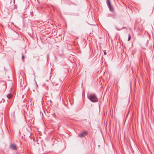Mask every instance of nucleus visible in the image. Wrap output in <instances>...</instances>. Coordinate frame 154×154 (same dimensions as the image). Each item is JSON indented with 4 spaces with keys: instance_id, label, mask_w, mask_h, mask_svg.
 <instances>
[{
    "instance_id": "nucleus-9",
    "label": "nucleus",
    "mask_w": 154,
    "mask_h": 154,
    "mask_svg": "<svg viewBox=\"0 0 154 154\" xmlns=\"http://www.w3.org/2000/svg\"><path fill=\"white\" fill-rule=\"evenodd\" d=\"M104 55H106V52H105L104 53Z\"/></svg>"
},
{
    "instance_id": "nucleus-5",
    "label": "nucleus",
    "mask_w": 154,
    "mask_h": 154,
    "mask_svg": "<svg viewBox=\"0 0 154 154\" xmlns=\"http://www.w3.org/2000/svg\"><path fill=\"white\" fill-rule=\"evenodd\" d=\"M12 94H8L7 95V97L8 99H10L11 98Z\"/></svg>"
},
{
    "instance_id": "nucleus-8",
    "label": "nucleus",
    "mask_w": 154,
    "mask_h": 154,
    "mask_svg": "<svg viewBox=\"0 0 154 154\" xmlns=\"http://www.w3.org/2000/svg\"><path fill=\"white\" fill-rule=\"evenodd\" d=\"M24 55H23V54H22V59H23L24 58Z\"/></svg>"
},
{
    "instance_id": "nucleus-3",
    "label": "nucleus",
    "mask_w": 154,
    "mask_h": 154,
    "mask_svg": "<svg viewBox=\"0 0 154 154\" xmlns=\"http://www.w3.org/2000/svg\"><path fill=\"white\" fill-rule=\"evenodd\" d=\"M87 134V133L86 131H84L82 132L80 134H79V136L80 137H84Z\"/></svg>"
},
{
    "instance_id": "nucleus-7",
    "label": "nucleus",
    "mask_w": 154,
    "mask_h": 154,
    "mask_svg": "<svg viewBox=\"0 0 154 154\" xmlns=\"http://www.w3.org/2000/svg\"><path fill=\"white\" fill-rule=\"evenodd\" d=\"M131 36L130 34H129L128 35V41H129L131 39Z\"/></svg>"
},
{
    "instance_id": "nucleus-10",
    "label": "nucleus",
    "mask_w": 154,
    "mask_h": 154,
    "mask_svg": "<svg viewBox=\"0 0 154 154\" xmlns=\"http://www.w3.org/2000/svg\"><path fill=\"white\" fill-rule=\"evenodd\" d=\"M48 56H49L48 55H47V59L48 60Z\"/></svg>"
},
{
    "instance_id": "nucleus-2",
    "label": "nucleus",
    "mask_w": 154,
    "mask_h": 154,
    "mask_svg": "<svg viewBox=\"0 0 154 154\" xmlns=\"http://www.w3.org/2000/svg\"><path fill=\"white\" fill-rule=\"evenodd\" d=\"M10 147L13 150H16L17 149V147L16 145L14 143L10 144Z\"/></svg>"
},
{
    "instance_id": "nucleus-1",
    "label": "nucleus",
    "mask_w": 154,
    "mask_h": 154,
    "mask_svg": "<svg viewBox=\"0 0 154 154\" xmlns=\"http://www.w3.org/2000/svg\"><path fill=\"white\" fill-rule=\"evenodd\" d=\"M88 98L92 102H96L98 101V99L94 94H92L88 95Z\"/></svg>"
},
{
    "instance_id": "nucleus-11",
    "label": "nucleus",
    "mask_w": 154,
    "mask_h": 154,
    "mask_svg": "<svg viewBox=\"0 0 154 154\" xmlns=\"http://www.w3.org/2000/svg\"><path fill=\"white\" fill-rule=\"evenodd\" d=\"M123 28H123H122L121 29H123V28Z\"/></svg>"
},
{
    "instance_id": "nucleus-12",
    "label": "nucleus",
    "mask_w": 154,
    "mask_h": 154,
    "mask_svg": "<svg viewBox=\"0 0 154 154\" xmlns=\"http://www.w3.org/2000/svg\"><path fill=\"white\" fill-rule=\"evenodd\" d=\"M116 29H117V28H116Z\"/></svg>"
},
{
    "instance_id": "nucleus-6",
    "label": "nucleus",
    "mask_w": 154,
    "mask_h": 154,
    "mask_svg": "<svg viewBox=\"0 0 154 154\" xmlns=\"http://www.w3.org/2000/svg\"><path fill=\"white\" fill-rule=\"evenodd\" d=\"M106 4H107V6L110 5H111L110 1V0H106Z\"/></svg>"
},
{
    "instance_id": "nucleus-4",
    "label": "nucleus",
    "mask_w": 154,
    "mask_h": 154,
    "mask_svg": "<svg viewBox=\"0 0 154 154\" xmlns=\"http://www.w3.org/2000/svg\"><path fill=\"white\" fill-rule=\"evenodd\" d=\"M110 11L113 12L114 11V9L111 5L108 6Z\"/></svg>"
}]
</instances>
